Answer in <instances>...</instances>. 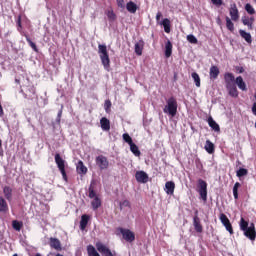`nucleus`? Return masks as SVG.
<instances>
[{
    "label": "nucleus",
    "mask_w": 256,
    "mask_h": 256,
    "mask_svg": "<svg viewBox=\"0 0 256 256\" xmlns=\"http://www.w3.org/2000/svg\"><path fill=\"white\" fill-rule=\"evenodd\" d=\"M26 41L30 45V47L35 51V53H38L39 49L37 48V45L29 38V36H26Z\"/></svg>",
    "instance_id": "4c0bfd02"
},
{
    "label": "nucleus",
    "mask_w": 256,
    "mask_h": 256,
    "mask_svg": "<svg viewBox=\"0 0 256 256\" xmlns=\"http://www.w3.org/2000/svg\"><path fill=\"white\" fill-rule=\"evenodd\" d=\"M192 79L196 87H201V78L199 77V74H197V72L192 73Z\"/></svg>",
    "instance_id": "473e14b6"
},
{
    "label": "nucleus",
    "mask_w": 256,
    "mask_h": 256,
    "mask_svg": "<svg viewBox=\"0 0 256 256\" xmlns=\"http://www.w3.org/2000/svg\"><path fill=\"white\" fill-rule=\"evenodd\" d=\"M2 143H1V140H0V147H1Z\"/></svg>",
    "instance_id": "13d9d810"
},
{
    "label": "nucleus",
    "mask_w": 256,
    "mask_h": 256,
    "mask_svg": "<svg viewBox=\"0 0 256 256\" xmlns=\"http://www.w3.org/2000/svg\"><path fill=\"white\" fill-rule=\"evenodd\" d=\"M230 16L232 21H237L239 19V10H237V5L235 4L231 5Z\"/></svg>",
    "instance_id": "4468645a"
},
{
    "label": "nucleus",
    "mask_w": 256,
    "mask_h": 256,
    "mask_svg": "<svg viewBox=\"0 0 256 256\" xmlns=\"http://www.w3.org/2000/svg\"><path fill=\"white\" fill-rule=\"evenodd\" d=\"M234 199H239V193L238 192H233Z\"/></svg>",
    "instance_id": "603ef678"
},
{
    "label": "nucleus",
    "mask_w": 256,
    "mask_h": 256,
    "mask_svg": "<svg viewBox=\"0 0 256 256\" xmlns=\"http://www.w3.org/2000/svg\"><path fill=\"white\" fill-rule=\"evenodd\" d=\"M210 79L215 80L217 77H219V68L217 66H211L210 68Z\"/></svg>",
    "instance_id": "5701e85b"
},
{
    "label": "nucleus",
    "mask_w": 256,
    "mask_h": 256,
    "mask_svg": "<svg viewBox=\"0 0 256 256\" xmlns=\"http://www.w3.org/2000/svg\"><path fill=\"white\" fill-rule=\"evenodd\" d=\"M219 219L222 225H224L226 231H228L230 235H233V226L231 225V221H229V218H227V215L221 213Z\"/></svg>",
    "instance_id": "6e6552de"
},
{
    "label": "nucleus",
    "mask_w": 256,
    "mask_h": 256,
    "mask_svg": "<svg viewBox=\"0 0 256 256\" xmlns=\"http://www.w3.org/2000/svg\"><path fill=\"white\" fill-rule=\"evenodd\" d=\"M135 53L136 55H143V41H139L135 44Z\"/></svg>",
    "instance_id": "7c9ffc66"
},
{
    "label": "nucleus",
    "mask_w": 256,
    "mask_h": 256,
    "mask_svg": "<svg viewBox=\"0 0 256 256\" xmlns=\"http://www.w3.org/2000/svg\"><path fill=\"white\" fill-rule=\"evenodd\" d=\"M87 223H89V215L84 214V215H82L81 221H80L81 231H85V229H87Z\"/></svg>",
    "instance_id": "aec40b11"
},
{
    "label": "nucleus",
    "mask_w": 256,
    "mask_h": 256,
    "mask_svg": "<svg viewBox=\"0 0 256 256\" xmlns=\"http://www.w3.org/2000/svg\"><path fill=\"white\" fill-rule=\"evenodd\" d=\"M249 20H250L252 25H253V23H255V18L254 17H250Z\"/></svg>",
    "instance_id": "5fc2aeb1"
},
{
    "label": "nucleus",
    "mask_w": 256,
    "mask_h": 256,
    "mask_svg": "<svg viewBox=\"0 0 256 256\" xmlns=\"http://www.w3.org/2000/svg\"><path fill=\"white\" fill-rule=\"evenodd\" d=\"M172 53H173V44L171 43V41L168 40L165 44V57L169 59Z\"/></svg>",
    "instance_id": "f3484780"
},
{
    "label": "nucleus",
    "mask_w": 256,
    "mask_h": 256,
    "mask_svg": "<svg viewBox=\"0 0 256 256\" xmlns=\"http://www.w3.org/2000/svg\"><path fill=\"white\" fill-rule=\"evenodd\" d=\"M18 23H19V25H21V18H19Z\"/></svg>",
    "instance_id": "4d7b16f0"
},
{
    "label": "nucleus",
    "mask_w": 256,
    "mask_h": 256,
    "mask_svg": "<svg viewBox=\"0 0 256 256\" xmlns=\"http://www.w3.org/2000/svg\"><path fill=\"white\" fill-rule=\"evenodd\" d=\"M126 9L129 13L135 14L137 13V4H135L133 1H130L126 4Z\"/></svg>",
    "instance_id": "393cba45"
},
{
    "label": "nucleus",
    "mask_w": 256,
    "mask_h": 256,
    "mask_svg": "<svg viewBox=\"0 0 256 256\" xmlns=\"http://www.w3.org/2000/svg\"><path fill=\"white\" fill-rule=\"evenodd\" d=\"M252 113L253 115H256V102L252 106Z\"/></svg>",
    "instance_id": "3c124183"
},
{
    "label": "nucleus",
    "mask_w": 256,
    "mask_h": 256,
    "mask_svg": "<svg viewBox=\"0 0 256 256\" xmlns=\"http://www.w3.org/2000/svg\"><path fill=\"white\" fill-rule=\"evenodd\" d=\"M248 171L245 168H240L237 172H236V176L237 177H245V175H247Z\"/></svg>",
    "instance_id": "37998d69"
},
{
    "label": "nucleus",
    "mask_w": 256,
    "mask_h": 256,
    "mask_svg": "<svg viewBox=\"0 0 256 256\" xmlns=\"http://www.w3.org/2000/svg\"><path fill=\"white\" fill-rule=\"evenodd\" d=\"M234 187H236L237 189H239V187H241V184H240L239 182H236V183L234 184Z\"/></svg>",
    "instance_id": "864d4df0"
},
{
    "label": "nucleus",
    "mask_w": 256,
    "mask_h": 256,
    "mask_svg": "<svg viewBox=\"0 0 256 256\" xmlns=\"http://www.w3.org/2000/svg\"><path fill=\"white\" fill-rule=\"evenodd\" d=\"M177 100L174 97H170L166 101V105L163 108V112L170 117H175L177 115Z\"/></svg>",
    "instance_id": "20e7f679"
},
{
    "label": "nucleus",
    "mask_w": 256,
    "mask_h": 256,
    "mask_svg": "<svg viewBox=\"0 0 256 256\" xmlns=\"http://www.w3.org/2000/svg\"><path fill=\"white\" fill-rule=\"evenodd\" d=\"M117 1V5L118 7H120V9H125V0H116Z\"/></svg>",
    "instance_id": "a18cd8bd"
},
{
    "label": "nucleus",
    "mask_w": 256,
    "mask_h": 256,
    "mask_svg": "<svg viewBox=\"0 0 256 256\" xmlns=\"http://www.w3.org/2000/svg\"><path fill=\"white\" fill-rule=\"evenodd\" d=\"M87 252L89 256H101L99 255V252L93 247V245L87 246Z\"/></svg>",
    "instance_id": "2f4dec72"
},
{
    "label": "nucleus",
    "mask_w": 256,
    "mask_h": 256,
    "mask_svg": "<svg viewBox=\"0 0 256 256\" xmlns=\"http://www.w3.org/2000/svg\"><path fill=\"white\" fill-rule=\"evenodd\" d=\"M198 193L202 201H207V182L203 179L198 180Z\"/></svg>",
    "instance_id": "423d86ee"
},
{
    "label": "nucleus",
    "mask_w": 256,
    "mask_h": 256,
    "mask_svg": "<svg viewBox=\"0 0 256 256\" xmlns=\"http://www.w3.org/2000/svg\"><path fill=\"white\" fill-rule=\"evenodd\" d=\"M123 207H129L128 200H124V201L120 202V209H123Z\"/></svg>",
    "instance_id": "09e8293b"
},
{
    "label": "nucleus",
    "mask_w": 256,
    "mask_h": 256,
    "mask_svg": "<svg viewBox=\"0 0 256 256\" xmlns=\"http://www.w3.org/2000/svg\"><path fill=\"white\" fill-rule=\"evenodd\" d=\"M105 15L108 17V21H110V23H113V21L117 19V15H115V12H113V9H107L105 11Z\"/></svg>",
    "instance_id": "cd10ccee"
},
{
    "label": "nucleus",
    "mask_w": 256,
    "mask_h": 256,
    "mask_svg": "<svg viewBox=\"0 0 256 256\" xmlns=\"http://www.w3.org/2000/svg\"><path fill=\"white\" fill-rule=\"evenodd\" d=\"M240 36L249 44L253 43V39L251 38V33L245 32V30H239Z\"/></svg>",
    "instance_id": "412c9836"
},
{
    "label": "nucleus",
    "mask_w": 256,
    "mask_h": 256,
    "mask_svg": "<svg viewBox=\"0 0 256 256\" xmlns=\"http://www.w3.org/2000/svg\"><path fill=\"white\" fill-rule=\"evenodd\" d=\"M100 125L103 131H109L111 129V122L105 117L101 118Z\"/></svg>",
    "instance_id": "dca6fc26"
},
{
    "label": "nucleus",
    "mask_w": 256,
    "mask_h": 256,
    "mask_svg": "<svg viewBox=\"0 0 256 256\" xmlns=\"http://www.w3.org/2000/svg\"><path fill=\"white\" fill-rule=\"evenodd\" d=\"M104 109H105V111H109V109H111V101L110 100L105 101Z\"/></svg>",
    "instance_id": "49530a36"
},
{
    "label": "nucleus",
    "mask_w": 256,
    "mask_h": 256,
    "mask_svg": "<svg viewBox=\"0 0 256 256\" xmlns=\"http://www.w3.org/2000/svg\"><path fill=\"white\" fill-rule=\"evenodd\" d=\"M123 140L125 141V143H128V145L133 144V138H131L128 133L123 134Z\"/></svg>",
    "instance_id": "79ce46f5"
},
{
    "label": "nucleus",
    "mask_w": 256,
    "mask_h": 256,
    "mask_svg": "<svg viewBox=\"0 0 256 256\" xmlns=\"http://www.w3.org/2000/svg\"><path fill=\"white\" fill-rule=\"evenodd\" d=\"M242 23L243 25H246V27H248V29H253V24L251 23V20H249L248 16H244L242 17Z\"/></svg>",
    "instance_id": "c9c22d12"
},
{
    "label": "nucleus",
    "mask_w": 256,
    "mask_h": 256,
    "mask_svg": "<svg viewBox=\"0 0 256 256\" xmlns=\"http://www.w3.org/2000/svg\"><path fill=\"white\" fill-rule=\"evenodd\" d=\"M238 191H239V188H237V187H233V193H238Z\"/></svg>",
    "instance_id": "6e6d98bb"
},
{
    "label": "nucleus",
    "mask_w": 256,
    "mask_h": 256,
    "mask_svg": "<svg viewBox=\"0 0 256 256\" xmlns=\"http://www.w3.org/2000/svg\"><path fill=\"white\" fill-rule=\"evenodd\" d=\"M88 197L90 199H95L97 197V194L95 193V188L93 187V183L90 184V187L88 189Z\"/></svg>",
    "instance_id": "e433bc0d"
},
{
    "label": "nucleus",
    "mask_w": 256,
    "mask_h": 256,
    "mask_svg": "<svg viewBox=\"0 0 256 256\" xmlns=\"http://www.w3.org/2000/svg\"><path fill=\"white\" fill-rule=\"evenodd\" d=\"M240 229L244 232L245 237L250 239V241H255L256 238V231H255V224L251 223L249 225L248 221H245L244 218L240 220Z\"/></svg>",
    "instance_id": "f03ea898"
},
{
    "label": "nucleus",
    "mask_w": 256,
    "mask_h": 256,
    "mask_svg": "<svg viewBox=\"0 0 256 256\" xmlns=\"http://www.w3.org/2000/svg\"><path fill=\"white\" fill-rule=\"evenodd\" d=\"M55 163L64 179V181H67V172H65V160L61 158L60 154L55 155Z\"/></svg>",
    "instance_id": "39448f33"
},
{
    "label": "nucleus",
    "mask_w": 256,
    "mask_h": 256,
    "mask_svg": "<svg viewBox=\"0 0 256 256\" xmlns=\"http://www.w3.org/2000/svg\"><path fill=\"white\" fill-rule=\"evenodd\" d=\"M135 179L138 183H147L149 181V175L145 171H137Z\"/></svg>",
    "instance_id": "9d476101"
},
{
    "label": "nucleus",
    "mask_w": 256,
    "mask_h": 256,
    "mask_svg": "<svg viewBox=\"0 0 256 256\" xmlns=\"http://www.w3.org/2000/svg\"><path fill=\"white\" fill-rule=\"evenodd\" d=\"M12 227L15 231H21V229L23 227V222L13 220L12 221Z\"/></svg>",
    "instance_id": "f704fd0d"
},
{
    "label": "nucleus",
    "mask_w": 256,
    "mask_h": 256,
    "mask_svg": "<svg viewBox=\"0 0 256 256\" xmlns=\"http://www.w3.org/2000/svg\"><path fill=\"white\" fill-rule=\"evenodd\" d=\"M61 109H63V106H61ZM61 115H63V110L58 111L56 123H61Z\"/></svg>",
    "instance_id": "c03bdc74"
},
{
    "label": "nucleus",
    "mask_w": 256,
    "mask_h": 256,
    "mask_svg": "<svg viewBox=\"0 0 256 256\" xmlns=\"http://www.w3.org/2000/svg\"><path fill=\"white\" fill-rule=\"evenodd\" d=\"M129 146L131 153H133L135 157H141V151H139V147L135 143L132 142Z\"/></svg>",
    "instance_id": "c85d7f7f"
},
{
    "label": "nucleus",
    "mask_w": 256,
    "mask_h": 256,
    "mask_svg": "<svg viewBox=\"0 0 256 256\" xmlns=\"http://www.w3.org/2000/svg\"><path fill=\"white\" fill-rule=\"evenodd\" d=\"M76 169L79 175H85L87 173V167L83 164V161L78 162Z\"/></svg>",
    "instance_id": "c756f323"
},
{
    "label": "nucleus",
    "mask_w": 256,
    "mask_h": 256,
    "mask_svg": "<svg viewBox=\"0 0 256 256\" xmlns=\"http://www.w3.org/2000/svg\"><path fill=\"white\" fill-rule=\"evenodd\" d=\"M205 151L209 153L210 155L215 153V144L211 142L210 140H206V144L204 146Z\"/></svg>",
    "instance_id": "a211bd4d"
},
{
    "label": "nucleus",
    "mask_w": 256,
    "mask_h": 256,
    "mask_svg": "<svg viewBox=\"0 0 256 256\" xmlns=\"http://www.w3.org/2000/svg\"><path fill=\"white\" fill-rule=\"evenodd\" d=\"M208 125L211 127V129H213V131L220 133L221 127H219V124H217V122L213 120V117L211 116L208 118Z\"/></svg>",
    "instance_id": "2eb2a0df"
},
{
    "label": "nucleus",
    "mask_w": 256,
    "mask_h": 256,
    "mask_svg": "<svg viewBox=\"0 0 256 256\" xmlns=\"http://www.w3.org/2000/svg\"><path fill=\"white\" fill-rule=\"evenodd\" d=\"M96 165L100 167V169H107L109 167V161L107 160V157L100 155L96 157Z\"/></svg>",
    "instance_id": "9b49d317"
},
{
    "label": "nucleus",
    "mask_w": 256,
    "mask_h": 256,
    "mask_svg": "<svg viewBox=\"0 0 256 256\" xmlns=\"http://www.w3.org/2000/svg\"><path fill=\"white\" fill-rule=\"evenodd\" d=\"M235 85L238 87V89H240L241 91H247V84L245 83V81L243 80V77L238 76L235 79Z\"/></svg>",
    "instance_id": "f8f14e48"
},
{
    "label": "nucleus",
    "mask_w": 256,
    "mask_h": 256,
    "mask_svg": "<svg viewBox=\"0 0 256 256\" xmlns=\"http://www.w3.org/2000/svg\"><path fill=\"white\" fill-rule=\"evenodd\" d=\"M50 246L53 249H56V251H61V242L59 241V239L50 238Z\"/></svg>",
    "instance_id": "4be33fe9"
},
{
    "label": "nucleus",
    "mask_w": 256,
    "mask_h": 256,
    "mask_svg": "<svg viewBox=\"0 0 256 256\" xmlns=\"http://www.w3.org/2000/svg\"><path fill=\"white\" fill-rule=\"evenodd\" d=\"M7 211H9L7 201H5L4 198L0 196V213H7Z\"/></svg>",
    "instance_id": "bb28decb"
},
{
    "label": "nucleus",
    "mask_w": 256,
    "mask_h": 256,
    "mask_svg": "<svg viewBox=\"0 0 256 256\" xmlns=\"http://www.w3.org/2000/svg\"><path fill=\"white\" fill-rule=\"evenodd\" d=\"M213 5H216L217 7H220V5H223V0H211Z\"/></svg>",
    "instance_id": "de8ad7c7"
},
{
    "label": "nucleus",
    "mask_w": 256,
    "mask_h": 256,
    "mask_svg": "<svg viewBox=\"0 0 256 256\" xmlns=\"http://www.w3.org/2000/svg\"><path fill=\"white\" fill-rule=\"evenodd\" d=\"M161 17H163V15L161 14V12H158L156 14V21H160Z\"/></svg>",
    "instance_id": "8fccbe9b"
},
{
    "label": "nucleus",
    "mask_w": 256,
    "mask_h": 256,
    "mask_svg": "<svg viewBox=\"0 0 256 256\" xmlns=\"http://www.w3.org/2000/svg\"><path fill=\"white\" fill-rule=\"evenodd\" d=\"M118 231L123 236V239L128 243H133V241H135V233L131 232V230L125 228H118Z\"/></svg>",
    "instance_id": "0eeeda50"
},
{
    "label": "nucleus",
    "mask_w": 256,
    "mask_h": 256,
    "mask_svg": "<svg viewBox=\"0 0 256 256\" xmlns=\"http://www.w3.org/2000/svg\"><path fill=\"white\" fill-rule=\"evenodd\" d=\"M3 193H4L5 199H7V201H11L13 197V189H11V187L9 186H5L3 188Z\"/></svg>",
    "instance_id": "6ab92c4d"
},
{
    "label": "nucleus",
    "mask_w": 256,
    "mask_h": 256,
    "mask_svg": "<svg viewBox=\"0 0 256 256\" xmlns=\"http://www.w3.org/2000/svg\"><path fill=\"white\" fill-rule=\"evenodd\" d=\"M160 25H163L165 33H171V21L169 19L165 18Z\"/></svg>",
    "instance_id": "a878e982"
},
{
    "label": "nucleus",
    "mask_w": 256,
    "mask_h": 256,
    "mask_svg": "<svg viewBox=\"0 0 256 256\" xmlns=\"http://www.w3.org/2000/svg\"><path fill=\"white\" fill-rule=\"evenodd\" d=\"M187 41L189 43H192L193 45H197V37H195V35H193V34H189L187 36Z\"/></svg>",
    "instance_id": "a19ab883"
},
{
    "label": "nucleus",
    "mask_w": 256,
    "mask_h": 256,
    "mask_svg": "<svg viewBox=\"0 0 256 256\" xmlns=\"http://www.w3.org/2000/svg\"><path fill=\"white\" fill-rule=\"evenodd\" d=\"M193 224H194V229L197 233H202L203 232V226H201V222L199 221V217H194Z\"/></svg>",
    "instance_id": "b1692460"
},
{
    "label": "nucleus",
    "mask_w": 256,
    "mask_h": 256,
    "mask_svg": "<svg viewBox=\"0 0 256 256\" xmlns=\"http://www.w3.org/2000/svg\"><path fill=\"white\" fill-rule=\"evenodd\" d=\"M92 208L94 211H97L98 207H101V199L99 197H95L91 202Z\"/></svg>",
    "instance_id": "72a5a7b5"
},
{
    "label": "nucleus",
    "mask_w": 256,
    "mask_h": 256,
    "mask_svg": "<svg viewBox=\"0 0 256 256\" xmlns=\"http://www.w3.org/2000/svg\"><path fill=\"white\" fill-rule=\"evenodd\" d=\"M224 81L228 95H230V97H239V91H237V86L235 85V76L233 73H225Z\"/></svg>",
    "instance_id": "f257e3e1"
},
{
    "label": "nucleus",
    "mask_w": 256,
    "mask_h": 256,
    "mask_svg": "<svg viewBox=\"0 0 256 256\" xmlns=\"http://www.w3.org/2000/svg\"><path fill=\"white\" fill-rule=\"evenodd\" d=\"M164 191L165 193H167V195H173V193H175V182L173 181L166 182Z\"/></svg>",
    "instance_id": "ddd939ff"
},
{
    "label": "nucleus",
    "mask_w": 256,
    "mask_h": 256,
    "mask_svg": "<svg viewBox=\"0 0 256 256\" xmlns=\"http://www.w3.org/2000/svg\"><path fill=\"white\" fill-rule=\"evenodd\" d=\"M98 55L100 57V61L105 71H109L111 69V60L109 59V52L107 51V45L105 44L98 45Z\"/></svg>",
    "instance_id": "7ed1b4c3"
},
{
    "label": "nucleus",
    "mask_w": 256,
    "mask_h": 256,
    "mask_svg": "<svg viewBox=\"0 0 256 256\" xmlns=\"http://www.w3.org/2000/svg\"><path fill=\"white\" fill-rule=\"evenodd\" d=\"M96 249L99 251V253H101L102 256H114L111 249L101 242L96 243Z\"/></svg>",
    "instance_id": "1a4fd4ad"
},
{
    "label": "nucleus",
    "mask_w": 256,
    "mask_h": 256,
    "mask_svg": "<svg viewBox=\"0 0 256 256\" xmlns=\"http://www.w3.org/2000/svg\"><path fill=\"white\" fill-rule=\"evenodd\" d=\"M226 27L229 31H234L235 29V25L231 21V18H229L228 16L226 17Z\"/></svg>",
    "instance_id": "58836bf2"
},
{
    "label": "nucleus",
    "mask_w": 256,
    "mask_h": 256,
    "mask_svg": "<svg viewBox=\"0 0 256 256\" xmlns=\"http://www.w3.org/2000/svg\"><path fill=\"white\" fill-rule=\"evenodd\" d=\"M245 9L249 15H255V8L251 4H246Z\"/></svg>",
    "instance_id": "ea45409f"
}]
</instances>
